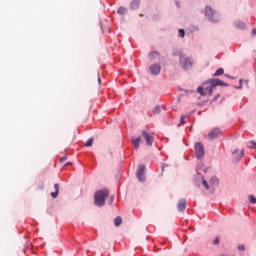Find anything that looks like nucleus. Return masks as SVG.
Returning a JSON list of instances; mask_svg holds the SVG:
<instances>
[{"label": "nucleus", "mask_w": 256, "mask_h": 256, "mask_svg": "<svg viewBox=\"0 0 256 256\" xmlns=\"http://www.w3.org/2000/svg\"><path fill=\"white\" fill-rule=\"evenodd\" d=\"M109 197V190L102 189L98 190L94 194V205L96 207H103L105 205V200Z\"/></svg>", "instance_id": "nucleus-1"}, {"label": "nucleus", "mask_w": 256, "mask_h": 256, "mask_svg": "<svg viewBox=\"0 0 256 256\" xmlns=\"http://www.w3.org/2000/svg\"><path fill=\"white\" fill-rule=\"evenodd\" d=\"M206 85H209V95H213V91L215 89V87H229V84L219 80L218 78H214V79H209L206 81L205 83Z\"/></svg>", "instance_id": "nucleus-2"}, {"label": "nucleus", "mask_w": 256, "mask_h": 256, "mask_svg": "<svg viewBox=\"0 0 256 256\" xmlns=\"http://www.w3.org/2000/svg\"><path fill=\"white\" fill-rule=\"evenodd\" d=\"M205 17L212 23H218L219 22V14L217 12L213 11V8L210 6H206L205 10Z\"/></svg>", "instance_id": "nucleus-3"}, {"label": "nucleus", "mask_w": 256, "mask_h": 256, "mask_svg": "<svg viewBox=\"0 0 256 256\" xmlns=\"http://www.w3.org/2000/svg\"><path fill=\"white\" fill-rule=\"evenodd\" d=\"M180 65L185 70L191 69V67H193V59L185 56V54H180Z\"/></svg>", "instance_id": "nucleus-4"}, {"label": "nucleus", "mask_w": 256, "mask_h": 256, "mask_svg": "<svg viewBox=\"0 0 256 256\" xmlns=\"http://www.w3.org/2000/svg\"><path fill=\"white\" fill-rule=\"evenodd\" d=\"M195 149V155H196V159H202L203 157H205V147H203V144L201 143H196L194 146Z\"/></svg>", "instance_id": "nucleus-5"}, {"label": "nucleus", "mask_w": 256, "mask_h": 256, "mask_svg": "<svg viewBox=\"0 0 256 256\" xmlns=\"http://www.w3.org/2000/svg\"><path fill=\"white\" fill-rule=\"evenodd\" d=\"M136 175H137L138 181H141V182L145 181V165L140 164L138 166Z\"/></svg>", "instance_id": "nucleus-6"}, {"label": "nucleus", "mask_w": 256, "mask_h": 256, "mask_svg": "<svg viewBox=\"0 0 256 256\" xmlns=\"http://www.w3.org/2000/svg\"><path fill=\"white\" fill-rule=\"evenodd\" d=\"M221 135V129L214 128L212 131L207 135L209 141H213V139H217L218 136Z\"/></svg>", "instance_id": "nucleus-7"}, {"label": "nucleus", "mask_w": 256, "mask_h": 256, "mask_svg": "<svg viewBox=\"0 0 256 256\" xmlns=\"http://www.w3.org/2000/svg\"><path fill=\"white\" fill-rule=\"evenodd\" d=\"M142 137H143V139H145V141L149 147H151V145H153V136L151 134H149V132L143 130Z\"/></svg>", "instance_id": "nucleus-8"}, {"label": "nucleus", "mask_w": 256, "mask_h": 256, "mask_svg": "<svg viewBox=\"0 0 256 256\" xmlns=\"http://www.w3.org/2000/svg\"><path fill=\"white\" fill-rule=\"evenodd\" d=\"M150 71L152 75H159V73H161V65L153 64L152 66H150Z\"/></svg>", "instance_id": "nucleus-9"}, {"label": "nucleus", "mask_w": 256, "mask_h": 256, "mask_svg": "<svg viewBox=\"0 0 256 256\" xmlns=\"http://www.w3.org/2000/svg\"><path fill=\"white\" fill-rule=\"evenodd\" d=\"M197 92L201 95V97H205V95H209V86L204 88L203 86H199L197 88Z\"/></svg>", "instance_id": "nucleus-10"}, {"label": "nucleus", "mask_w": 256, "mask_h": 256, "mask_svg": "<svg viewBox=\"0 0 256 256\" xmlns=\"http://www.w3.org/2000/svg\"><path fill=\"white\" fill-rule=\"evenodd\" d=\"M186 207H187V200L185 199H181L177 204L178 211L183 212L185 211Z\"/></svg>", "instance_id": "nucleus-11"}, {"label": "nucleus", "mask_w": 256, "mask_h": 256, "mask_svg": "<svg viewBox=\"0 0 256 256\" xmlns=\"http://www.w3.org/2000/svg\"><path fill=\"white\" fill-rule=\"evenodd\" d=\"M132 143L134 145V149H139V145H141V137L132 138Z\"/></svg>", "instance_id": "nucleus-12"}, {"label": "nucleus", "mask_w": 256, "mask_h": 256, "mask_svg": "<svg viewBox=\"0 0 256 256\" xmlns=\"http://www.w3.org/2000/svg\"><path fill=\"white\" fill-rule=\"evenodd\" d=\"M54 189H55V192H51V197L53 199H57V196L59 195V184H54Z\"/></svg>", "instance_id": "nucleus-13"}, {"label": "nucleus", "mask_w": 256, "mask_h": 256, "mask_svg": "<svg viewBox=\"0 0 256 256\" xmlns=\"http://www.w3.org/2000/svg\"><path fill=\"white\" fill-rule=\"evenodd\" d=\"M211 187H217V185H219V178H217L216 176H213L210 181H209Z\"/></svg>", "instance_id": "nucleus-14"}, {"label": "nucleus", "mask_w": 256, "mask_h": 256, "mask_svg": "<svg viewBox=\"0 0 256 256\" xmlns=\"http://www.w3.org/2000/svg\"><path fill=\"white\" fill-rule=\"evenodd\" d=\"M140 2L139 0H133L130 4L132 10L139 9Z\"/></svg>", "instance_id": "nucleus-15"}, {"label": "nucleus", "mask_w": 256, "mask_h": 256, "mask_svg": "<svg viewBox=\"0 0 256 256\" xmlns=\"http://www.w3.org/2000/svg\"><path fill=\"white\" fill-rule=\"evenodd\" d=\"M235 27H236V29H245V27H247V25H245L244 22L236 21L235 22Z\"/></svg>", "instance_id": "nucleus-16"}, {"label": "nucleus", "mask_w": 256, "mask_h": 256, "mask_svg": "<svg viewBox=\"0 0 256 256\" xmlns=\"http://www.w3.org/2000/svg\"><path fill=\"white\" fill-rule=\"evenodd\" d=\"M121 223H123V219L121 218V216H118L114 219V225L116 227H119L121 225Z\"/></svg>", "instance_id": "nucleus-17"}, {"label": "nucleus", "mask_w": 256, "mask_h": 256, "mask_svg": "<svg viewBox=\"0 0 256 256\" xmlns=\"http://www.w3.org/2000/svg\"><path fill=\"white\" fill-rule=\"evenodd\" d=\"M223 73H225V70L223 68H219L218 70H216V72L214 73V77H220V75H223Z\"/></svg>", "instance_id": "nucleus-18"}, {"label": "nucleus", "mask_w": 256, "mask_h": 256, "mask_svg": "<svg viewBox=\"0 0 256 256\" xmlns=\"http://www.w3.org/2000/svg\"><path fill=\"white\" fill-rule=\"evenodd\" d=\"M245 156V151L242 150L239 154V156H236L235 159L236 161H241V159H243V157Z\"/></svg>", "instance_id": "nucleus-19"}, {"label": "nucleus", "mask_w": 256, "mask_h": 256, "mask_svg": "<svg viewBox=\"0 0 256 256\" xmlns=\"http://www.w3.org/2000/svg\"><path fill=\"white\" fill-rule=\"evenodd\" d=\"M126 12H127V9L123 7L118 8V11H117L119 15H125Z\"/></svg>", "instance_id": "nucleus-20"}, {"label": "nucleus", "mask_w": 256, "mask_h": 256, "mask_svg": "<svg viewBox=\"0 0 256 256\" xmlns=\"http://www.w3.org/2000/svg\"><path fill=\"white\" fill-rule=\"evenodd\" d=\"M154 115H159L161 113V106H156L153 110Z\"/></svg>", "instance_id": "nucleus-21"}, {"label": "nucleus", "mask_w": 256, "mask_h": 256, "mask_svg": "<svg viewBox=\"0 0 256 256\" xmlns=\"http://www.w3.org/2000/svg\"><path fill=\"white\" fill-rule=\"evenodd\" d=\"M248 199H249L250 203H252L253 205L256 204V198H255V196L249 195V196H248Z\"/></svg>", "instance_id": "nucleus-22"}, {"label": "nucleus", "mask_w": 256, "mask_h": 256, "mask_svg": "<svg viewBox=\"0 0 256 256\" xmlns=\"http://www.w3.org/2000/svg\"><path fill=\"white\" fill-rule=\"evenodd\" d=\"M91 145H93V138L87 140V142L85 143V147H91Z\"/></svg>", "instance_id": "nucleus-23"}, {"label": "nucleus", "mask_w": 256, "mask_h": 256, "mask_svg": "<svg viewBox=\"0 0 256 256\" xmlns=\"http://www.w3.org/2000/svg\"><path fill=\"white\" fill-rule=\"evenodd\" d=\"M149 57L150 59H153V57H159V53L158 52L150 53Z\"/></svg>", "instance_id": "nucleus-24"}, {"label": "nucleus", "mask_w": 256, "mask_h": 256, "mask_svg": "<svg viewBox=\"0 0 256 256\" xmlns=\"http://www.w3.org/2000/svg\"><path fill=\"white\" fill-rule=\"evenodd\" d=\"M202 185L205 187V189L209 190V184L207 183V180H203Z\"/></svg>", "instance_id": "nucleus-25"}, {"label": "nucleus", "mask_w": 256, "mask_h": 256, "mask_svg": "<svg viewBox=\"0 0 256 256\" xmlns=\"http://www.w3.org/2000/svg\"><path fill=\"white\" fill-rule=\"evenodd\" d=\"M179 37H185V30L183 29L179 30Z\"/></svg>", "instance_id": "nucleus-26"}, {"label": "nucleus", "mask_w": 256, "mask_h": 256, "mask_svg": "<svg viewBox=\"0 0 256 256\" xmlns=\"http://www.w3.org/2000/svg\"><path fill=\"white\" fill-rule=\"evenodd\" d=\"M250 143H251L253 146H249V149H256V142H255V141H250Z\"/></svg>", "instance_id": "nucleus-27"}, {"label": "nucleus", "mask_w": 256, "mask_h": 256, "mask_svg": "<svg viewBox=\"0 0 256 256\" xmlns=\"http://www.w3.org/2000/svg\"><path fill=\"white\" fill-rule=\"evenodd\" d=\"M240 85L236 87V89H243V80L240 79Z\"/></svg>", "instance_id": "nucleus-28"}, {"label": "nucleus", "mask_w": 256, "mask_h": 256, "mask_svg": "<svg viewBox=\"0 0 256 256\" xmlns=\"http://www.w3.org/2000/svg\"><path fill=\"white\" fill-rule=\"evenodd\" d=\"M214 245H219V237H216L213 241Z\"/></svg>", "instance_id": "nucleus-29"}, {"label": "nucleus", "mask_w": 256, "mask_h": 256, "mask_svg": "<svg viewBox=\"0 0 256 256\" xmlns=\"http://www.w3.org/2000/svg\"><path fill=\"white\" fill-rule=\"evenodd\" d=\"M245 249V245H238V251H243Z\"/></svg>", "instance_id": "nucleus-30"}, {"label": "nucleus", "mask_w": 256, "mask_h": 256, "mask_svg": "<svg viewBox=\"0 0 256 256\" xmlns=\"http://www.w3.org/2000/svg\"><path fill=\"white\" fill-rule=\"evenodd\" d=\"M181 125H185V116H181Z\"/></svg>", "instance_id": "nucleus-31"}, {"label": "nucleus", "mask_w": 256, "mask_h": 256, "mask_svg": "<svg viewBox=\"0 0 256 256\" xmlns=\"http://www.w3.org/2000/svg\"><path fill=\"white\" fill-rule=\"evenodd\" d=\"M64 161H67V156H64V157H62V158L60 159V162H61V163H64Z\"/></svg>", "instance_id": "nucleus-32"}, {"label": "nucleus", "mask_w": 256, "mask_h": 256, "mask_svg": "<svg viewBox=\"0 0 256 256\" xmlns=\"http://www.w3.org/2000/svg\"><path fill=\"white\" fill-rule=\"evenodd\" d=\"M238 151H239V149L234 150V151L232 152V155L237 154V153H238Z\"/></svg>", "instance_id": "nucleus-33"}, {"label": "nucleus", "mask_w": 256, "mask_h": 256, "mask_svg": "<svg viewBox=\"0 0 256 256\" xmlns=\"http://www.w3.org/2000/svg\"><path fill=\"white\" fill-rule=\"evenodd\" d=\"M252 35H256V28L252 30Z\"/></svg>", "instance_id": "nucleus-34"}, {"label": "nucleus", "mask_w": 256, "mask_h": 256, "mask_svg": "<svg viewBox=\"0 0 256 256\" xmlns=\"http://www.w3.org/2000/svg\"><path fill=\"white\" fill-rule=\"evenodd\" d=\"M69 165H71V162H67L64 167H69Z\"/></svg>", "instance_id": "nucleus-35"}, {"label": "nucleus", "mask_w": 256, "mask_h": 256, "mask_svg": "<svg viewBox=\"0 0 256 256\" xmlns=\"http://www.w3.org/2000/svg\"><path fill=\"white\" fill-rule=\"evenodd\" d=\"M98 83L101 84V76L98 75Z\"/></svg>", "instance_id": "nucleus-36"}, {"label": "nucleus", "mask_w": 256, "mask_h": 256, "mask_svg": "<svg viewBox=\"0 0 256 256\" xmlns=\"http://www.w3.org/2000/svg\"><path fill=\"white\" fill-rule=\"evenodd\" d=\"M219 97H220V95H219V94H217V96H216V98H214V100L216 101V99H217V98H219Z\"/></svg>", "instance_id": "nucleus-37"}, {"label": "nucleus", "mask_w": 256, "mask_h": 256, "mask_svg": "<svg viewBox=\"0 0 256 256\" xmlns=\"http://www.w3.org/2000/svg\"><path fill=\"white\" fill-rule=\"evenodd\" d=\"M177 7H179V2H176Z\"/></svg>", "instance_id": "nucleus-38"}, {"label": "nucleus", "mask_w": 256, "mask_h": 256, "mask_svg": "<svg viewBox=\"0 0 256 256\" xmlns=\"http://www.w3.org/2000/svg\"><path fill=\"white\" fill-rule=\"evenodd\" d=\"M245 83H249V80H246Z\"/></svg>", "instance_id": "nucleus-39"}]
</instances>
